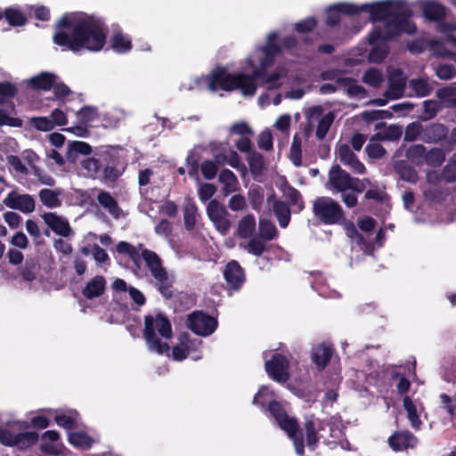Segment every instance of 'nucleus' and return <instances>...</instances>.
I'll list each match as a JSON object with an SVG mask.
<instances>
[{
    "label": "nucleus",
    "mask_w": 456,
    "mask_h": 456,
    "mask_svg": "<svg viewBox=\"0 0 456 456\" xmlns=\"http://www.w3.org/2000/svg\"><path fill=\"white\" fill-rule=\"evenodd\" d=\"M55 99L60 102V105L65 103V97L71 94L72 91L63 82L55 81V85L53 86Z\"/></svg>",
    "instance_id": "nucleus-62"
},
{
    "label": "nucleus",
    "mask_w": 456,
    "mask_h": 456,
    "mask_svg": "<svg viewBox=\"0 0 456 456\" xmlns=\"http://www.w3.org/2000/svg\"><path fill=\"white\" fill-rule=\"evenodd\" d=\"M266 411H269L270 415L275 419L280 428L285 431L287 435L294 434L297 429V420L288 415L286 410L280 402L274 399L270 400L268 407H266Z\"/></svg>",
    "instance_id": "nucleus-10"
},
{
    "label": "nucleus",
    "mask_w": 456,
    "mask_h": 456,
    "mask_svg": "<svg viewBox=\"0 0 456 456\" xmlns=\"http://www.w3.org/2000/svg\"><path fill=\"white\" fill-rule=\"evenodd\" d=\"M4 17L8 23L12 27L23 26L27 22L25 15L18 9H5Z\"/></svg>",
    "instance_id": "nucleus-47"
},
{
    "label": "nucleus",
    "mask_w": 456,
    "mask_h": 456,
    "mask_svg": "<svg viewBox=\"0 0 456 456\" xmlns=\"http://www.w3.org/2000/svg\"><path fill=\"white\" fill-rule=\"evenodd\" d=\"M448 45L455 51L452 52L445 49L444 44L440 42H434L432 45L437 55L448 57L456 62V37L450 36V44Z\"/></svg>",
    "instance_id": "nucleus-48"
},
{
    "label": "nucleus",
    "mask_w": 456,
    "mask_h": 456,
    "mask_svg": "<svg viewBox=\"0 0 456 456\" xmlns=\"http://www.w3.org/2000/svg\"><path fill=\"white\" fill-rule=\"evenodd\" d=\"M39 440L37 431H18L15 421L0 427V444L6 447H16L25 451L35 445Z\"/></svg>",
    "instance_id": "nucleus-7"
},
{
    "label": "nucleus",
    "mask_w": 456,
    "mask_h": 456,
    "mask_svg": "<svg viewBox=\"0 0 456 456\" xmlns=\"http://www.w3.org/2000/svg\"><path fill=\"white\" fill-rule=\"evenodd\" d=\"M92 147L86 142L73 141L69 142L66 159L69 163H75L79 155H89Z\"/></svg>",
    "instance_id": "nucleus-29"
},
{
    "label": "nucleus",
    "mask_w": 456,
    "mask_h": 456,
    "mask_svg": "<svg viewBox=\"0 0 456 456\" xmlns=\"http://www.w3.org/2000/svg\"><path fill=\"white\" fill-rule=\"evenodd\" d=\"M143 338L150 351L159 354H168L170 347L167 342H162L160 338L168 339L173 337L172 325L169 319L161 312L156 315L144 316Z\"/></svg>",
    "instance_id": "nucleus-4"
},
{
    "label": "nucleus",
    "mask_w": 456,
    "mask_h": 456,
    "mask_svg": "<svg viewBox=\"0 0 456 456\" xmlns=\"http://www.w3.org/2000/svg\"><path fill=\"white\" fill-rule=\"evenodd\" d=\"M422 12L428 20L441 21L446 16V8L437 2L429 1L422 5Z\"/></svg>",
    "instance_id": "nucleus-28"
},
{
    "label": "nucleus",
    "mask_w": 456,
    "mask_h": 456,
    "mask_svg": "<svg viewBox=\"0 0 456 456\" xmlns=\"http://www.w3.org/2000/svg\"><path fill=\"white\" fill-rule=\"evenodd\" d=\"M314 216L323 224H345L346 218L342 206L327 196L318 197L313 203Z\"/></svg>",
    "instance_id": "nucleus-6"
},
{
    "label": "nucleus",
    "mask_w": 456,
    "mask_h": 456,
    "mask_svg": "<svg viewBox=\"0 0 456 456\" xmlns=\"http://www.w3.org/2000/svg\"><path fill=\"white\" fill-rule=\"evenodd\" d=\"M4 203L10 208L18 209L25 214L35 210V200L29 194L16 195L10 192L4 200Z\"/></svg>",
    "instance_id": "nucleus-18"
},
{
    "label": "nucleus",
    "mask_w": 456,
    "mask_h": 456,
    "mask_svg": "<svg viewBox=\"0 0 456 456\" xmlns=\"http://www.w3.org/2000/svg\"><path fill=\"white\" fill-rule=\"evenodd\" d=\"M42 218L54 233L62 237H69L71 234L72 230L66 218L53 212L45 213Z\"/></svg>",
    "instance_id": "nucleus-17"
},
{
    "label": "nucleus",
    "mask_w": 456,
    "mask_h": 456,
    "mask_svg": "<svg viewBox=\"0 0 456 456\" xmlns=\"http://www.w3.org/2000/svg\"><path fill=\"white\" fill-rule=\"evenodd\" d=\"M38 261L32 256H27L22 266L20 267L19 273L23 281L31 282L37 279L39 272Z\"/></svg>",
    "instance_id": "nucleus-31"
},
{
    "label": "nucleus",
    "mask_w": 456,
    "mask_h": 456,
    "mask_svg": "<svg viewBox=\"0 0 456 456\" xmlns=\"http://www.w3.org/2000/svg\"><path fill=\"white\" fill-rule=\"evenodd\" d=\"M410 86L415 92V94L418 97L428 96L433 90V87L428 84V80L424 78L411 79Z\"/></svg>",
    "instance_id": "nucleus-44"
},
{
    "label": "nucleus",
    "mask_w": 456,
    "mask_h": 456,
    "mask_svg": "<svg viewBox=\"0 0 456 456\" xmlns=\"http://www.w3.org/2000/svg\"><path fill=\"white\" fill-rule=\"evenodd\" d=\"M277 229L273 224L269 221H260L259 223V233L261 239L265 240H272L277 235Z\"/></svg>",
    "instance_id": "nucleus-59"
},
{
    "label": "nucleus",
    "mask_w": 456,
    "mask_h": 456,
    "mask_svg": "<svg viewBox=\"0 0 456 456\" xmlns=\"http://www.w3.org/2000/svg\"><path fill=\"white\" fill-rule=\"evenodd\" d=\"M351 180L352 175L339 165L331 167L328 176V183L331 190L337 192H346L351 187Z\"/></svg>",
    "instance_id": "nucleus-13"
},
{
    "label": "nucleus",
    "mask_w": 456,
    "mask_h": 456,
    "mask_svg": "<svg viewBox=\"0 0 456 456\" xmlns=\"http://www.w3.org/2000/svg\"><path fill=\"white\" fill-rule=\"evenodd\" d=\"M364 200H374L378 203H384L389 200V196L385 191H381L376 186L366 191Z\"/></svg>",
    "instance_id": "nucleus-61"
},
{
    "label": "nucleus",
    "mask_w": 456,
    "mask_h": 456,
    "mask_svg": "<svg viewBox=\"0 0 456 456\" xmlns=\"http://www.w3.org/2000/svg\"><path fill=\"white\" fill-rule=\"evenodd\" d=\"M99 204L109 211L114 217H118L120 208L117 200L111 196L109 191H101L97 196Z\"/></svg>",
    "instance_id": "nucleus-37"
},
{
    "label": "nucleus",
    "mask_w": 456,
    "mask_h": 456,
    "mask_svg": "<svg viewBox=\"0 0 456 456\" xmlns=\"http://www.w3.org/2000/svg\"><path fill=\"white\" fill-rule=\"evenodd\" d=\"M264 190L260 186L252 187L248 192V201L255 210H260L264 201Z\"/></svg>",
    "instance_id": "nucleus-50"
},
{
    "label": "nucleus",
    "mask_w": 456,
    "mask_h": 456,
    "mask_svg": "<svg viewBox=\"0 0 456 456\" xmlns=\"http://www.w3.org/2000/svg\"><path fill=\"white\" fill-rule=\"evenodd\" d=\"M227 289L232 291H239L246 281L244 269L236 260L229 261L223 272Z\"/></svg>",
    "instance_id": "nucleus-12"
},
{
    "label": "nucleus",
    "mask_w": 456,
    "mask_h": 456,
    "mask_svg": "<svg viewBox=\"0 0 456 456\" xmlns=\"http://www.w3.org/2000/svg\"><path fill=\"white\" fill-rule=\"evenodd\" d=\"M57 78L58 77L54 73L42 71L29 78L28 86L37 91H50Z\"/></svg>",
    "instance_id": "nucleus-22"
},
{
    "label": "nucleus",
    "mask_w": 456,
    "mask_h": 456,
    "mask_svg": "<svg viewBox=\"0 0 456 456\" xmlns=\"http://www.w3.org/2000/svg\"><path fill=\"white\" fill-rule=\"evenodd\" d=\"M304 428L306 436V445L310 450L314 451L317 447L320 440L317 432L323 428L322 423L319 422L318 426L316 427L313 419H306L304 424Z\"/></svg>",
    "instance_id": "nucleus-33"
},
{
    "label": "nucleus",
    "mask_w": 456,
    "mask_h": 456,
    "mask_svg": "<svg viewBox=\"0 0 456 456\" xmlns=\"http://www.w3.org/2000/svg\"><path fill=\"white\" fill-rule=\"evenodd\" d=\"M40 201L49 208H59L61 205V200L59 199V192L51 189H42L39 191Z\"/></svg>",
    "instance_id": "nucleus-40"
},
{
    "label": "nucleus",
    "mask_w": 456,
    "mask_h": 456,
    "mask_svg": "<svg viewBox=\"0 0 456 456\" xmlns=\"http://www.w3.org/2000/svg\"><path fill=\"white\" fill-rule=\"evenodd\" d=\"M142 257L151 276L156 281V288L166 299L174 297V279L169 276L167 270L163 266L160 256L153 250L142 248Z\"/></svg>",
    "instance_id": "nucleus-5"
},
{
    "label": "nucleus",
    "mask_w": 456,
    "mask_h": 456,
    "mask_svg": "<svg viewBox=\"0 0 456 456\" xmlns=\"http://www.w3.org/2000/svg\"><path fill=\"white\" fill-rule=\"evenodd\" d=\"M197 208L194 204L187 205L183 209V223L187 231L194 229L196 224Z\"/></svg>",
    "instance_id": "nucleus-57"
},
{
    "label": "nucleus",
    "mask_w": 456,
    "mask_h": 456,
    "mask_svg": "<svg viewBox=\"0 0 456 456\" xmlns=\"http://www.w3.org/2000/svg\"><path fill=\"white\" fill-rule=\"evenodd\" d=\"M384 130L376 133L370 139V141L376 139L379 141H397L403 134V126L399 125H389L387 126L385 122H379L376 124L375 129Z\"/></svg>",
    "instance_id": "nucleus-23"
},
{
    "label": "nucleus",
    "mask_w": 456,
    "mask_h": 456,
    "mask_svg": "<svg viewBox=\"0 0 456 456\" xmlns=\"http://www.w3.org/2000/svg\"><path fill=\"white\" fill-rule=\"evenodd\" d=\"M301 137L298 134L293 136L290 146V159L293 164L297 167L301 165L302 150H301Z\"/></svg>",
    "instance_id": "nucleus-51"
},
{
    "label": "nucleus",
    "mask_w": 456,
    "mask_h": 456,
    "mask_svg": "<svg viewBox=\"0 0 456 456\" xmlns=\"http://www.w3.org/2000/svg\"><path fill=\"white\" fill-rule=\"evenodd\" d=\"M424 127L418 121L410 123L404 132L403 141L405 142H413L417 140L418 137L421 138L422 132Z\"/></svg>",
    "instance_id": "nucleus-54"
},
{
    "label": "nucleus",
    "mask_w": 456,
    "mask_h": 456,
    "mask_svg": "<svg viewBox=\"0 0 456 456\" xmlns=\"http://www.w3.org/2000/svg\"><path fill=\"white\" fill-rule=\"evenodd\" d=\"M108 26L104 20L93 14L65 13L55 24L53 42L78 53L81 50L101 51L106 44Z\"/></svg>",
    "instance_id": "nucleus-1"
},
{
    "label": "nucleus",
    "mask_w": 456,
    "mask_h": 456,
    "mask_svg": "<svg viewBox=\"0 0 456 456\" xmlns=\"http://www.w3.org/2000/svg\"><path fill=\"white\" fill-rule=\"evenodd\" d=\"M110 43L113 51L119 54L126 53L133 48L130 37L122 31H114L110 37Z\"/></svg>",
    "instance_id": "nucleus-26"
},
{
    "label": "nucleus",
    "mask_w": 456,
    "mask_h": 456,
    "mask_svg": "<svg viewBox=\"0 0 456 456\" xmlns=\"http://www.w3.org/2000/svg\"><path fill=\"white\" fill-rule=\"evenodd\" d=\"M247 161L252 175L255 176L262 175L265 169V160L261 153L256 151L251 152L248 155Z\"/></svg>",
    "instance_id": "nucleus-39"
},
{
    "label": "nucleus",
    "mask_w": 456,
    "mask_h": 456,
    "mask_svg": "<svg viewBox=\"0 0 456 456\" xmlns=\"http://www.w3.org/2000/svg\"><path fill=\"white\" fill-rule=\"evenodd\" d=\"M99 117L98 109L94 106H84L77 112V118L81 125H87Z\"/></svg>",
    "instance_id": "nucleus-42"
},
{
    "label": "nucleus",
    "mask_w": 456,
    "mask_h": 456,
    "mask_svg": "<svg viewBox=\"0 0 456 456\" xmlns=\"http://www.w3.org/2000/svg\"><path fill=\"white\" fill-rule=\"evenodd\" d=\"M396 172L399 174L402 180L415 183L418 179L417 171L411 166L406 164H400L396 167Z\"/></svg>",
    "instance_id": "nucleus-56"
},
{
    "label": "nucleus",
    "mask_w": 456,
    "mask_h": 456,
    "mask_svg": "<svg viewBox=\"0 0 456 456\" xmlns=\"http://www.w3.org/2000/svg\"><path fill=\"white\" fill-rule=\"evenodd\" d=\"M15 425L17 426L18 431H28L30 428L35 429H45L49 427L50 419L48 417L39 414L32 417L29 421L16 420Z\"/></svg>",
    "instance_id": "nucleus-32"
},
{
    "label": "nucleus",
    "mask_w": 456,
    "mask_h": 456,
    "mask_svg": "<svg viewBox=\"0 0 456 456\" xmlns=\"http://www.w3.org/2000/svg\"><path fill=\"white\" fill-rule=\"evenodd\" d=\"M406 86V77L401 69H395L388 77V88L384 96L391 100L400 99L403 96Z\"/></svg>",
    "instance_id": "nucleus-16"
},
{
    "label": "nucleus",
    "mask_w": 456,
    "mask_h": 456,
    "mask_svg": "<svg viewBox=\"0 0 456 456\" xmlns=\"http://www.w3.org/2000/svg\"><path fill=\"white\" fill-rule=\"evenodd\" d=\"M122 149L107 146L99 150L94 157L82 162V167L89 175L102 183H115L125 170V161L121 156Z\"/></svg>",
    "instance_id": "nucleus-3"
},
{
    "label": "nucleus",
    "mask_w": 456,
    "mask_h": 456,
    "mask_svg": "<svg viewBox=\"0 0 456 456\" xmlns=\"http://www.w3.org/2000/svg\"><path fill=\"white\" fill-rule=\"evenodd\" d=\"M202 175L207 180H212L218 172V166L211 160H205L200 164Z\"/></svg>",
    "instance_id": "nucleus-64"
},
{
    "label": "nucleus",
    "mask_w": 456,
    "mask_h": 456,
    "mask_svg": "<svg viewBox=\"0 0 456 456\" xmlns=\"http://www.w3.org/2000/svg\"><path fill=\"white\" fill-rule=\"evenodd\" d=\"M442 178L447 183L456 182V152L442 170Z\"/></svg>",
    "instance_id": "nucleus-53"
},
{
    "label": "nucleus",
    "mask_w": 456,
    "mask_h": 456,
    "mask_svg": "<svg viewBox=\"0 0 456 456\" xmlns=\"http://www.w3.org/2000/svg\"><path fill=\"white\" fill-rule=\"evenodd\" d=\"M273 209L280 226L286 228L289 225L291 216L289 206L284 201L274 200Z\"/></svg>",
    "instance_id": "nucleus-36"
},
{
    "label": "nucleus",
    "mask_w": 456,
    "mask_h": 456,
    "mask_svg": "<svg viewBox=\"0 0 456 456\" xmlns=\"http://www.w3.org/2000/svg\"><path fill=\"white\" fill-rule=\"evenodd\" d=\"M284 196L289 200L291 206L297 207V212H301L305 208V203L300 191L293 186L289 184L286 186Z\"/></svg>",
    "instance_id": "nucleus-41"
},
{
    "label": "nucleus",
    "mask_w": 456,
    "mask_h": 456,
    "mask_svg": "<svg viewBox=\"0 0 456 456\" xmlns=\"http://www.w3.org/2000/svg\"><path fill=\"white\" fill-rule=\"evenodd\" d=\"M68 441L75 448L88 450L94 443V438L85 432H69Z\"/></svg>",
    "instance_id": "nucleus-35"
},
{
    "label": "nucleus",
    "mask_w": 456,
    "mask_h": 456,
    "mask_svg": "<svg viewBox=\"0 0 456 456\" xmlns=\"http://www.w3.org/2000/svg\"><path fill=\"white\" fill-rule=\"evenodd\" d=\"M277 38L278 34L276 32L270 33L267 37L265 45L261 47V52L263 53L264 57L260 61H262V65L264 67L272 66L274 62L275 57L281 53V45L276 43Z\"/></svg>",
    "instance_id": "nucleus-19"
},
{
    "label": "nucleus",
    "mask_w": 456,
    "mask_h": 456,
    "mask_svg": "<svg viewBox=\"0 0 456 456\" xmlns=\"http://www.w3.org/2000/svg\"><path fill=\"white\" fill-rule=\"evenodd\" d=\"M445 159V152L441 148H433L427 151L425 161L428 166L437 167H440Z\"/></svg>",
    "instance_id": "nucleus-45"
},
{
    "label": "nucleus",
    "mask_w": 456,
    "mask_h": 456,
    "mask_svg": "<svg viewBox=\"0 0 456 456\" xmlns=\"http://www.w3.org/2000/svg\"><path fill=\"white\" fill-rule=\"evenodd\" d=\"M79 419V413L76 411H69L68 412L57 413L54 416L55 423L61 427L71 432L70 430L77 428Z\"/></svg>",
    "instance_id": "nucleus-30"
},
{
    "label": "nucleus",
    "mask_w": 456,
    "mask_h": 456,
    "mask_svg": "<svg viewBox=\"0 0 456 456\" xmlns=\"http://www.w3.org/2000/svg\"><path fill=\"white\" fill-rule=\"evenodd\" d=\"M106 288V281L103 276L97 275L91 279L82 289L83 296L87 299H93L102 296Z\"/></svg>",
    "instance_id": "nucleus-25"
},
{
    "label": "nucleus",
    "mask_w": 456,
    "mask_h": 456,
    "mask_svg": "<svg viewBox=\"0 0 456 456\" xmlns=\"http://www.w3.org/2000/svg\"><path fill=\"white\" fill-rule=\"evenodd\" d=\"M362 118L366 122H372L393 118V113L387 110H366L362 113Z\"/></svg>",
    "instance_id": "nucleus-58"
},
{
    "label": "nucleus",
    "mask_w": 456,
    "mask_h": 456,
    "mask_svg": "<svg viewBox=\"0 0 456 456\" xmlns=\"http://www.w3.org/2000/svg\"><path fill=\"white\" fill-rule=\"evenodd\" d=\"M388 41L378 40L375 44H370L372 48L369 53V59L375 63L382 62L388 54Z\"/></svg>",
    "instance_id": "nucleus-38"
},
{
    "label": "nucleus",
    "mask_w": 456,
    "mask_h": 456,
    "mask_svg": "<svg viewBox=\"0 0 456 456\" xmlns=\"http://www.w3.org/2000/svg\"><path fill=\"white\" fill-rule=\"evenodd\" d=\"M255 230V216L252 214H248L239 221L236 235L240 239H248L252 237Z\"/></svg>",
    "instance_id": "nucleus-34"
},
{
    "label": "nucleus",
    "mask_w": 456,
    "mask_h": 456,
    "mask_svg": "<svg viewBox=\"0 0 456 456\" xmlns=\"http://www.w3.org/2000/svg\"><path fill=\"white\" fill-rule=\"evenodd\" d=\"M334 113L330 111L319 120L315 133V135L319 140H322L325 138L327 133L329 132L334 121Z\"/></svg>",
    "instance_id": "nucleus-46"
},
{
    "label": "nucleus",
    "mask_w": 456,
    "mask_h": 456,
    "mask_svg": "<svg viewBox=\"0 0 456 456\" xmlns=\"http://www.w3.org/2000/svg\"><path fill=\"white\" fill-rule=\"evenodd\" d=\"M362 81L369 86L379 87L383 81V74L378 69H368L362 77Z\"/></svg>",
    "instance_id": "nucleus-52"
},
{
    "label": "nucleus",
    "mask_w": 456,
    "mask_h": 456,
    "mask_svg": "<svg viewBox=\"0 0 456 456\" xmlns=\"http://www.w3.org/2000/svg\"><path fill=\"white\" fill-rule=\"evenodd\" d=\"M18 93V88L11 82H0V103L7 99L13 98Z\"/></svg>",
    "instance_id": "nucleus-60"
},
{
    "label": "nucleus",
    "mask_w": 456,
    "mask_h": 456,
    "mask_svg": "<svg viewBox=\"0 0 456 456\" xmlns=\"http://www.w3.org/2000/svg\"><path fill=\"white\" fill-rule=\"evenodd\" d=\"M188 328L195 334L202 337L212 335L218 326L216 318L203 311H193L187 318Z\"/></svg>",
    "instance_id": "nucleus-8"
},
{
    "label": "nucleus",
    "mask_w": 456,
    "mask_h": 456,
    "mask_svg": "<svg viewBox=\"0 0 456 456\" xmlns=\"http://www.w3.org/2000/svg\"><path fill=\"white\" fill-rule=\"evenodd\" d=\"M235 74H229L225 68L217 66L211 73L204 77L211 91L220 88L224 91H232Z\"/></svg>",
    "instance_id": "nucleus-11"
},
{
    "label": "nucleus",
    "mask_w": 456,
    "mask_h": 456,
    "mask_svg": "<svg viewBox=\"0 0 456 456\" xmlns=\"http://www.w3.org/2000/svg\"><path fill=\"white\" fill-rule=\"evenodd\" d=\"M363 7L371 22L384 21V29L377 26L370 32L369 44H375L378 40L390 41L403 33L412 35L417 30L411 20L413 12L404 1L385 0L363 4Z\"/></svg>",
    "instance_id": "nucleus-2"
},
{
    "label": "nucleus",
    "mask_w": 456,
    "mask_h": 456,
    "mask_svg": "<svg viewBox=\"0 0 456 456\" xmlns=\"http://www.w3.org/2000/svg\"><path fill=\"white\" fill-rule=\"evenodd\" d=\"M416 436L410 431H396L389 436L387 443L394 452H401L413 448L417 444Z\"/></svg>",
    "instance_id": "nucleus-15"
},
{
    "label": "nucleus",
    "mask_w": 456,
    "mask_h": 456,
    "mask_svg": "<svg viewBox=\"0 0 456 456\" xmlns=\"http://www.w3.org/2000/svg\"><path fill=\"white\" fill-rule=\"evenodd\" d=\"M247 251L256 256H260L265 251V244L263 241V239L259 237H250L247 246Z\"/></svg>",
    "instance_id": "nucleus-55"
},
{
    "label": "nucleus",
    "mask_w": 456,
    "mask_h": 456,
    "mask_svg": "<svg viewBox=\"0 0 456 456\" xmlns=\"http://www.w3.org/2000/svg\"><path fill=\"white\" fill-rule=\"evenodd\" d=\"M365 152L370 159H379L387 152L386 149L379 142H369L365 147Z\"/></svg>",
    "instance_id": "nucleus-63"
},
{
    "label": "nucleus",
    "mask_w": 456,
    "mask_h": 456,
    "mask_svg": "<svg viewBox=\"0 0 456 456\" xmlns=\"http://www.w3.org/2000/svg\"><path fill=\"white\" fill-rule=\"evenodd\" d=\"M336 154L339 161L349 167L354 174L363 175L366 172L365 166L359 160L348 144L342 143L338 145Z\"/></svg>",
    "instance_id": "nucleus-14"
},
{
    "label": "nucleus",
    "mask_w": 456,
    "mask_h": 456,
    "mask_svg": "<svg viewBox=\"0 0 456 456\" xmlns=\"http://www.w3.org/2000/svg\"><path fill=\"white\" fill-rule=\"evenodd\" d=\"M265 369L269 378L275 382L284 384L290 379L289 362L281 354H273L271 359L265 362Z\"/></svg>",
    "instance_id": "nucleus-9"
},
{
    "label": "nucleus",
    "mask_w": 456,
    "mask_h": 456,
    "mask_svg": "<svg viewBox=\"0 0 456 456\" xmlns=\"http://www.w3.org/2000/svg\"><path fill=\"white\" fill-rule=\"evenodd\" d=\"M449 133L448 127L441 123H431L424 127L421 140L427 143H437L444 140Z\"/></svg>",
    "instance_id": "nucleus-20"
},
{
    "label": "nucleus",
    "mask_w": 456,
    "mask_h": 456,
    "mask_svg": "<svg viewBox=\"0 0 456 456\" xmlns=\"http://www.w3.org/2000/svg\"><path fill=\"white\" fill-rule=\"evenodd\" d=\"M333 349L330 345L319 344L313 347L311 353L312 362L322 370L330 363Z\"/></svg>",
    "instance_id": "nucleus-21"
},
{
    "label": "nucleus",
    "mask_w": 456,
    "mask_h": 456,
    "mask_svg": "<svg viewBox=\"0 0 456 456\" xmlns=\"http://www.w3.org/2000/svg\"><path fill=\"white\" fill-rule=\"evenodd\" d=\"M145 248L142 243L138 244V248L127 241H119L116 249L118 254L127 255L136 267H140L142 257V250Z\"/></svg>",
    "instance_id": "nucleus-27"
},
{
    "label": "nucleus",
    "mask_w": 456,
    "mask_h": 456,
    "mask_svg": "<svg viewBox=\"0 0 456 456\" xmlns=\"http://www.w3.org/2000/svg\"><path fill=\"white\" fill-rule=\"evenodd\" d=\"M236 89H240L245 96H253L256 92L257 85L254 81V77H249V75L237 73L235 74L232 91Z\"/></svg>",
    "instance_id": "nucleus-24"
},
{
    "label": "nucleus",
    "mask_w": 456,
    "mask_h": 456,
    "mask_svg": "<svg viewBox=\"0 0 456 456\" xmlns=\"http://www.w3.org/2000/svg\"><path fill=\"white\" fill-rule=\"evenodd\" d=\"M403 405L408 414V419L413 428H419L421 421L417 412V409L412 400L409 396H405L403 401Z\"/></svg>",
    "instance_id": "nucleus-43"
},
{
    "label": "nucleus",
    "mask_w": 456,
    "mask_h": 456,
    "mask_svg": "<svg viewBox=\"0 0 456 456\" xmlns=\"http://www.w3.org/2000/svg\"><path fill=\"white\" fill-rule=\"evenodd\" d=\"M207 214L211 221L222 216H230L226 208L216 200H209L207 206Z\"/></svg>",
    "instance_id": "nucleus-49"
}]
</instances>
